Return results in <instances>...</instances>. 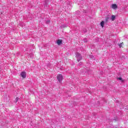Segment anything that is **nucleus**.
I'll return each instance as SVG.
<instances>
[{"label":"nucleus","instance_id":"f257e3e1","mask_svg":"<svg viewBox=\"0 0 128 128\" xmlns=\"http://www.w3.org/2000/svg\"><path fill=\"white\" fill-rule=\"evenodd\" d=\"M64 76H62V74H59L57 76V80L60 82H62V80Z\"/></svg>","mask_w":128,"mask_h":128},{"label":"nucleus","instance_id":"f03ea898","mask_svg":"<svg viewBox=\"0 0 128 128\" xmlns=\"http://www.w3.org/2000/svg\"><path fill=\"white\" fill-rule=\"evenodd\" d=\"M76 58H77L78 62H80L82 60V56L78 52L76 53Z\"/></svg>","mask_w":128,"mask_h":128},{"label":"nucleus","instance_id":"7ed1b4c3","mask_svg":"<svg viewBox=\"0 0 128 128\" xmlns=\"http://www.w3.org/2000/svg\"><path fill=\"white\" fill-rule=\"evenodd\" d=\"M20 75L23 78H26V72H22Z\"/></svg>","mask_w":128,"mask_h":128},{"label":"nucleus","instance_id":"20e7f679","mask_svg":"<svg viewBox=\"0 0 128 128\" xmlns=\"http://www.w3.org/2000/svg\"><path fill=\"white\" fill-rule=\"evenodd\" d=\"M112 8L114 10H116V8H118V6H116V4H112Z\"/></svg>","mask_w":128,"mask_h":128},{"label":"nucleus","instance_id":"39448f33","mask_svg":"<svg viewBox=\"0 0 128 128\" xmlns=\"http://www.w3.org/2000/svg\"><path fill=\"white\" fill-rule=\"evenodd\" d=\"M57 44L58 46H60V44H62V40H57Z\"/></svg>","mask_w":128,"mask_h":128},{"label":"nucleus","instance_id":"423d86ee","mask_svg":"<svg viewBox=\"0 0 128 128\" xmlns=\"http://www.w3.org/2000/svg\"><path fill=\"white\" fill-rule=\"evenodd\" d=\"M111 20H112V22H114V20H116V16L114 15H112V16Z\"/></svg>","mask_w":128,"mask_h":128},{"label":"nucleus","instance_id":"0eeeda50","mask_svg":"<svg viewBox=\"0 0 128 128\" xmlns=\"http://www.w3.org/2000/svg\"><path fill=\"white\" fill-rule=\"evenodd\" d=\"M100 24L101 26H102V28H104V21H102Z\"/></svg>","mask_w":128,"mask_h":128},{"label":"nucleus","instance_id":"6e6552de","mask_svg":"<svg viewBox=\"0 0 128 128\" xmlns=\"http://www.w3.org/2000/svg\"><path fill=\"white\" fill-rule=\"evenodd\" d=\"M90 58H92V60H94V56H92V55H90Z\"/></svg>","mask_w":128,"mask_h":128},{"label":"nucleus","instance_id":"1a4fd4ad","mask_svg":"<svg viewBox=\"0 0 128 128\" xmlns=\"http://www.w3.org/2000/svg\"><path fill=\"white\" fill-rule=\"evenodd\" d=\"M50 20H48L46 21V24H50Z\"/></svg>","mask_w":128,"mask_h":128},{"label":"nucleus","instance_id":"9d476101","mask_svg":"<svg viewBox=\"0 0 128 128\" xmlns=\"http://www.w3.org/2000/svg\"><path fill=\"white\" fill-rule=\"evenodd\" d=\"M84 42H88V39L86 38H84Z\"/></svg>","mask_w":128,"mask_h":128},{"label":"nucleus","instance_id":"9b49d317","mask_svg":"<svg viewBox=\"0 0 128 128\" xmlns=\"http://www.w3.org/2000/svg\"><path fill=\"white\" fill-rule=\"evenodd\" d=\"M108 17H106L105 19V20L106 22H108Z\"/></svg>","mask_w":128,"mask_h":128},{"label":"nucleus","instance_id":"f8f14e48","mask_svg":"<svg viewBox=\"0 0 128 128\" xmlns=\"http://www.w3.org/2000/svg\"><path fill=\"white\" fill-rule=\"evenodd\" d=\"M18 102V98H16L15 102Z\"/></svg>","mask_w":128,"mask_h":128},{"label":"nucleus","instance_id":"ddd939ff","mask_svg":"<svg viewBox=\"0 0 128 128\" xmlns=\"http://www.w3.org/2000/svg\"><path fill=\"white\" fill-rule=\"evenodd\" d=\"M124 43L122 42V43H121V44H119V46H120V48H121L122 46V44H123Z\"/></svg>","mask_w":128,"mask_h":128},{"label":"nucleus","instance_id":"4468645a","mask_svg":"<svg viewBox=\"0 0 128 128\" xmlns=\"http://www.w3.org/2000/svg\"><path fill=\"white\" fill-rule=\"evenodd\" d=\"M118 80H122V78H118Z\"/></svg>","mask_w":128,"mask_h":128},{"label":"nucleus","instance_id":"2eb2a0df","mask_svg":"<svg viewBox=\"0 0 128 128\" xmlns=\"http://www.w3.org/2000/svg\"><path fill=\"white\" fill-rule=\"evenodd\" d=\"M83 32H86V29H84Z\"/></svg>","mask_w":128,"mask_h":128},{"label":"nucleus","instance_id":"dca6fc26","mask_svg":"<svg viewBox=\"0 0 128 128\" xmlns=\"http://www.w3.org/2000/svg\"><path fill=\"white\" fill-rule=\"evenodd\" d=\"M64 28H66V26L64 25H63Z\"/></svg>","mask_w":128,"mask_h":128},{"label":"nucleus","instance_id":"f3484780","mask_svg":"<svg viewBox=\"0 0 128 128\" xmlns=\"http://www.w3.org/2000/svg\"><path fill=\"white\" fill-rule=\"evenodd\" d=\"M80 64H82V62H80Z\"/></svg>","mask_w":128,"mask_h":128}]
</instances>
